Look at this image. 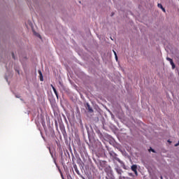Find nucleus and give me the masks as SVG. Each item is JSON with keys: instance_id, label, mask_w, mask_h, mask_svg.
<instances>
[{"instance_id": "5", "label": "nucleus", "mask_w": 179, "mask_h": 179, "mask_svg": "<svg viewBox=\"0 0 179 179\" xmlns=\"http://www.w3.org/2000/svg\"><path fill=\"white\" fill-rule=\"evenodd\" d=\"M106 161H100L99 162V165L101 166V167L102 168H105L106 167Z\"/></svg>"}, {"instance_id": "13", "label": "nucleus", "mask_w": 179, "mask_h": 179, "mask_svg": "<svg viewBox=\"0 0 179 179\" xmlns=\"http://www.w3.org/2000/svg\"><path fill=\"white\" fill-rule=\"evenodd\" d=\"M12 58H13L14 59H15V57L13 52H12Z\"/></svg>"}, {"instance_id": "3", "label": "nucleus", "mask_w": 179, "mask_h": 179, "mask_svg": "<svg viewBox=\"0 0 179 179\" xmlns=\"http://www.w3.org/2000/svg\"><path fill=\"white\" fill-rule=\"evenodd\" d=\"M50 86L52 87V90H53L55 94H56L57 98L59 99L58 92L57 91L56 88L52 85H51Z\"/></svg>"}, {"instance_id": "20", "label": "nucleus", "mask_w": 179, "mask_h": 179, "mask_svg": "<svg viewBox=\"0 0 179 179\" xmlns=\"http://www.w3.org/2000/svg\"><path fill=\"white\" fill-rule=\"evenodd\" d=\"M37 36L40 37V38H41V36L39 34H37Z\"/></svg>"}, {"instance_id": "12", "label": "nucleus", "mask_w": 179, "mask_h": 179, "mask_svg": "<svg viewBox=\"0 0 179 179\" xmlns=\"http://www.w3.org/2000/svg\"><path fill=\"white\" fill-rule=\"evenodd\" d=\"M60 174H61V178H62V179L65 178L64 177V175L62 174V171H60Z\"/></svg>"}, {"instance_id": "8", "label": "nucleus", "mask_w": 179, "mask_h": 179, "mask_svg": "<svg viewBox=\"0 0 179 179\" xmlns=\"http://www.w3.org/2000/svg\"><path fill=\"white\" fill-rule=\"evenodd\" d=\"M158 7L162 9V10L164 13H166V10L165 8H164V6L161 4V3H158Z\"/></svg>"}, {"instance_id": "9", "label": "nucleus", "mask_w": 179, "mask_h": 179, "mask_svg": "<svg viewBox=\"0 0 179 179\" xmlns=\"http://www.w3.org/2000/svg\"><path fill=\"white\" fill-rule=\"evenodd\" d=\"M170 65L172 66V69H176V65H175V64H174L173 62H170Z\"/></svg>"}, {"instance_id": "25", "label": "nucleus", "mask_w": 179, "mask_h": 179, "mask_svg": "<svg viewBox=\"0 0 179 179\" xmlns=\"http://www.w3.org/2000/svg\"><path fill=\"white\" fill-rule=\"evenodd\" d=\"M64 179H65V178H64Z\"/></svg>"}, {"instance_id": "7", "label": "nucleus", "mask_w": 179, "mask_h": 179, "mask_svg": "<svg viewBox=\"0 0 179 179\" xmlns=\"http://www.w3.org/2000/svg\"><path fill=\"white\" fill-rule=\"evenodd\" d=\"M73 169H74V171H76V173L80 176V171L78 170V168H77L76 164L73 165Z\"/></svg>"}, {"instance_id": "21", "label": "nucleus", "mask_w": 179, "mask_h": 179, "mask_svg": "<svg viewBox=\"0 0 179 179\" xmlns=\"http://www.w3.org/2000/svg\"><path fill=\"white\" fill-rule=\"evenodd\" d=\"M168 142H169V143H171V141H168Z\"/></svg>"}, {"instance_id": "15", "label": "nucleus", "mask_w": 179, "mask_h": 179, "mask_svg": "<svg viewBox=\"0 0 179 179\" xmlns=\"http://www.w3.org/2000/svg\"><path fill=\"white\" fill-rule=\"evenodd\" d=\"M115 159H116L119 163H121V160H120L119 158H116Z\"/></svg>"}, {"instance_id": "24", "label": "nucleus", "mask_w": 179, "mask_h": 179, "mask_svg": "<svg viewBox=\"0 0 179 179\" xmlns=\"http://www.w3.org/2000/svg\"><path fill=\"white\" fill-rule=\"evenodd\" d=\"M161 178L162 179V177H161Z\"/></svg>"}, {"instance_id": "17", "label": "nucleus", "mask_w": 179, "mask_h": 179, "mask_svg": "<svg viewBox=\"0 0 179 179\" xmlns=\"http://www.w3.org/2000/svg\"><path fill=\"white\" fill-rule=\"evenodd\" d=\"M113 53H114V55H115V57L117 56V53L115 50H113Z\"/></svg>"}, {"instance_id": "18", "label": "nucleus", "mask_w": 179, "mask_h": 179, "mask_svg": "<svg viewBox=\"0 0 179 179\" xmlns=\"http://www.w3.org/2000/svg\"><path fill=\"white\" fill-rule=\"evenodd\" d=\"M150 151H152L153 153H155V150L154 149L150 148Z\"/></svg>"}, {"instance_id": "4", "label": "nucleus", "mask_w": 179, "mask_h": 179, "mask_svg": "<svg viewBox=\"0 0 179 179\" xmlns=\"http://www.w3.org/2000/svg\"><path fill=\"white\" fill-rule=\"evenodd\" d=\"M38 73H39V76H40V80L41 82H43V76L42 71L41 70H38Z\"/></svg>"}, {"instance_id": "6", "label": "nucleus", "mask_w": 179, "mask_h": 179, "mask_svg": "<svg viewBox=\"0 0 179 179\" xmlns=\"http://www.w3.org/2000/svg\"><path fill=\"white\" fill-rule=\"evenodd\" d=\"M87 110H89L90 113H93V109L89 103H87Z\"/></svg>"}, {"instance_id": "10", "label": "nucleus", "mask_w": 179, "mask_h": 179, "mask_svg": "<svg viewBox=\"0 0 179 179\" xmlns=\"http://www.w3.org/2000/svg\"><path fill=\"white\" fill-rule=\"evenodd\" d=\"M122 169H117V173L119 175H122Z\"/></svg>"}, {"instance_id": "16", "label": "nucleus", "mask_w": 179, "mask_h": 179, "mask_svg": "<svg viewBox=\"0 0 179 179\" xmlns=\"http://www.w3.org/2000/svg\"><path fill=\"white\" fill-rule=\"evenodd\" d=\"M178 145H179V141H178V143L175 144V147H178Z\"/></svg>"}, {"instance_id": "14", "label": "nucleus", "mask_w": 179, "mask_h": 179, "mask_svg": "<svg viewBox=\"0 0 179 179\" xmlns=\"http://www.w3.org/2000/svg\"><path fill=\"white\" fill-rule=\"evenodd\" d=\"M119 179H126V177H124V176H120Z\"/></svg>"}, {"instance_id": "2", "label": "nucleus", "mask_w": 179, "mask_h": 179, "mask_svg": "<svg viewBox=\"0 0 179 179\" xmlns=\"http://www.w3.org/2000/svg\"><path fill=\"white\" fill-rule=\"evenodd\" d=\"M50 86L52 87V90H53L55 94H56L57 98L59 99L58 92L57 91L56 88L52 85H51Z\"/></svg>"}, {"instance_id": "23", "label": "nucleus", "mask_w": 179, "mask_h": 179, "mask_svg": "<svg viewBox=\"0 0 179 179\" xmlns=\"http://www.w3.org/2000/svg\"><path fill=\"white\" fill-rule=\"evenodd\" d=\"M83 179H85V178H83Z\"/></svg>"}, {"instance_id": "1", "label": "nucleus", "mask_w": 179, "mask_h": 179, "mask_svg": "<svg viewBox=\"0 0 179 179\" xmlns=\"http://www.w3.org/2000/svg\"><path fill=\"white\" fill-rule=\"evenodd\" d=\"M138 169V166L136 164L132 165L131 170L135 173L136 176H138V171H136Z\"/></svg>"}, {"instance_id": "19", "label": "nucleus", "mask_w": 179, "mask_h": 179, "mask_svg": "<svg viewBox=\"0 0 179 179\" xmlns=\"http://www.w3.org/2000/svg\"><path fill=\"white\" fill-rule=\"evenodd\" d=\"M115 59H116V61H118V57L117 56H115Z\"/></svg>"}, {"instance_id": "22", "label": "nucleus", "mask_w": 179, "mask_h": 179, "mask_svg": "<svg viewBox=\"0 0 179 179\" xmlns=\"http://www.w3.org/2000/svg\"><path fill=\"white\" fill-rule=\"evenodd\" d=\"M114 15V13H112V16Z\"/></svg>"}, {"instance_id": "11", "label": "nucleus", "mask_w": 179, "mask_h": 179, "mask_svg": "<svg viewBox=\"0 0 179 179\" xmlns=\"http://www.w3.org/2000/svg\"><path fill=\"white\" fill-rule=\"evenodd\" d=\"M166 60H168L169 62H173V60L170 57H166Z\"/></svg>"}]
</instances>
